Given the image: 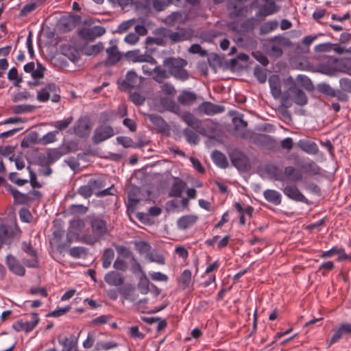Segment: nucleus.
<instances>
[{"mask_svg":"<svg viewBox=\"0 0 351 351\" xmlns=\"http://www.w3.org/2000/svg\"><path fill=\"white\" fill-rule=\"evenodd\" d=\"M308 98L305 93L296 84L290 86L281 97L280 106L289 108L293 104L304 106L307 104Z\"/></svg>","mask_w":351,"mask_h":351,"instance_id":"nucleus-1","label":"nucleus"},{"mask_svg":"<svg viewBox=\"0 0 351 351\" xmlns=\"http://www.w3.org/2000/svg\"><path fill=\"white\" fill-rule=\"evenodd\" d=\"M90 224L93 234L83 235L81 241L86 244L93 245L107 233L108 229L106 221L97 217L93 218Z\"/></svg>","mask_w":351,"mask_h":351,"instance_id":"nucleus-2","label":"nucleus"},{"mask_svg":"<svg viewBox=\"0 0 351 351\" xmlns=\"http://www.w3.org/2000/svg\"><path fill=\"white\" fill-rule=\"evenodd\" d=\"M163 64L169 69V73L175 78L182 81L189 78V73L184 69L186 65V62L184 60L169 58L164 60Z\"/></svg>","mask_w":351,"mask_h":351,"instance_id":"nucleus-3","label":"nucleus"},{"mask_svg":"<svg viewBox=\"0 0 351 351\" xmlns=\"http://www.w3.org/2000/svg\"><path fill=\"white\" fill-rule=\"evenodd\" d=\"M273 176L276 180L281 182L285 180L298 182L303 178L301 171L293 166H287L283 170L276 169L273 173Z\"/></svg>","mask_w":351,"mask_h":351,"instance_id":"nucleus-4","label":"nucleus"},{"mask_svg":"<svg viewBox=\"0 0 351 351\" xmlns=\"http://www.w3.org/2000/svg\"><path fill=\"white\" fill-rule=\"evenodd\" d=\"M58 92V88L56 84H49L38 92L37 98L41 102H45L49 99L53 102H58L60 99Z\"/></svg>","mask_w":351,"mask_h":351,"instance_id":"nucleus-5","label":"nucleus"},{"mask_svg":"<svg viewBox=\"0 0 351 351\" xmlns=\"http://www.w3.org/2000/svg\"><path fill=\"white\" fill-rule=\"evenodd\" d=\"M23 70L26 73L29 74L33 78L34 82H29V86H36L39 84V80L44 76L45 69L38 62L35 64L32 62L23 66Z\"/></svg>","mask_w":351,"mask_h":351,"instance_id":"nucleus-6","label":"nucleus"},{"mask_svg":"<svg viewBox=\"0 0 351 351\" xmlns=\"http://www.w3.org/2000/svg\"><path fill=\"white\" fill-rule=\"evenodd\" d=\"M282 192L285 196L293 201L308 204V199L295 185L288 184L285 186L282 189Z\"/></svg>","mask_w":351,"mask_h":351,"instance_id":"nucleus-7","label":"nucleus"},{"mask_svg":"<svg viewBox=\"0 0 351 351\" xmlns=\"http://www.w3.org/2000/svg\"><path fill=\"white\" fill-rule=\"evenodd\" d=\"M172 2V0H141V9L151 11H162Z\"/></svg>","mask_w":351,"mask_h":351,"instance_id":"nucleus-8","label":"nucleus"},{"mask_svg":"<svg viewBox=\"0 0 351 351\" xmlns=\"http://www.w3.org/2000/svg\"><path fill=\"white\" fill-rule=\"evenodd\" d=\"M114 134V130L111 126L102 125L95 130L93 139L95 143H99L111 138Z\"/></svg>","mask_w":351,"mask_h":351,"instance_id":"nucleus-9","label":"nucleus"},{"mask_svg":"<svg viewBox=\"0 0 351 351\" xmlns=\"http://www.w3.org/2000/svg\"><path fill=\"white\" fill-rule=\"evenodd\" d=\"M23 263L29 267H36L38 266V256L36 251L30 245H25L23 247Z\"/></svg>","mask_w":351,"mask_h":351,"instance_id":"nucleus-10","label":"nucleus"},{"mask_svg":"<svg viewBox=\"0 0 351 351\" xmlns=\"http://www.w3.org/2000/svg\"><path fill=\"white\" fill-rule=\"evenodd\" d=\"M73 132L78 136H85L90 132L89 120L86 117L80 118L73 127Z\"/></svg>","mask_w":351,"mask_h":351,"instance_id":"nucleus-11","label":"nucleus"},{"mask_svg":"<svg viewBox=\"0 0 351 351\" xmlns=\"http://www.w3.org/2000/svg\"><path fill=\"white\" fill-rule=\"evenodd\" d=\"M193 32L190 29H180L178 32H168L165 34L167 38L173 42H181L191 38Z\"/></svg>","mask_w":351,"mask_h":351,"instance_id":"nucleus-12","label":"nucleus"},{"mask_svg":"<svg viewBox=\"0 0 351 351\" xmlns=\"http://www.w3.org/2000/svg\"><path fill=\"white\" fill-rule=\"evenodd\" d=\"M199 112L207 115H213L224 111V108L219 105L214 104L209 101L202 103L197 108Z\"/></svg>","mask_w":351,"mask_h":351,"instance_id":"nucleus-13","label":"nucleus"},{"mask_svg":"<svg viewBox=\"0 0 351 351\" xmlns=\"http://www.w3.org/2000/svg\"><path fill=\"white\" fill-rule=\"evenodd\" d=\"M269 84L270 87L271 93L274 99H281L282 90H281V82L278 75H272L269 78Z\"/></svg>","mask_w":351,"mask_h":351,"instance_id":"nucleus-14","label":"nucleus"},{"mask_svg":"<svg viewBox=\"0 0 351 351\" xmlns=\"http://www.w3.org/2000/svg\"><path fill=\"white\" fill-rule=\"evenodd\" d=\"M139 81L137 74L132 71H128L126 74L125 79L120 84L119 87L122 90H128V89L134 88Z\"/></svg>","mask_w":351,"mask_h":351,"instance_id":"nucleus-15","label":"nucleus"},{"mask_svg":"<svg viewBox=\"0 0 351 351\" xmlns=\"http://www.w3.org/2000/svg\"><path fill=\"white\" fill-rule=\"evenodd\" d=\"M100 182L90 180L87 185H84L78 189V193L85 198H88L94 191L99 187Z\"/></svg>","mask_w":351,"mask_h":351,"instance_id":"nucleus-16","label":"nucleus"},{"mask_svg":"<svg viewBox=\"0 0 351 351\" xmlns=\"http://www.w3.org/2000/svg\"><path fill=\"white\" fill-rule=\"evenodd\" d=\"M198 219L195 215H186L181 217L177 221V226L180 230H186L193 226Z\"/></svg>","mask_w":351,"mask_h":351,"instance_id":"nucleus-17","label":"nucleus"},{"mask_svg":"<svg viewBox=\"0 0 351 351\" xmlns=\"http://www.w3.org/2000/svg\"><path fill=\"white\" fill-rule=\"evenodd\" d=\"M265 4L256 13V17H265L277 12L278 8L273 1L264 0Z\"/></svg>","mask_w":351,"mask_h":351,"instance_id":"nucleus-18","label":"nucleus"},{"mask_svg":"<svg viewBox=\"0 0 351 351\" xmlns=\"http://www.w3.org/2000/svg\"><path fill=\"white\" fill-rule=\"evenodd\" d=\"M106 53L108 55L107 60H106L105 62V64L106 66L114 64L117 62H118L121 58V55L120 52L118 51L117 47L115 45L108 47L106 49Z\"/></svg>","mask_w":351,"mask_h":351,"instance_id":"nucleus-19","label":"nucleus"},{"mask_svg":"<svg viewBox=\"0 0 351 351\" xmlns=\"http://www.w3.org/2000/svg\"><path fill=\"white\" fill-rule=\"evenodd\" d=\"M263 196L268 202L271 203L274 205L278 206L281 204L282 195L276 190L267 189L264 191Z\"/></svg>","mask_w":351,"mask_h":351,"instance_id":"nucleus-20","label":"nucleus"},{"mask_svg":"<svg viewBox=\"0 0 351 351\" xmlns=\"http://www.w3.org/2000/svg\"><path fill=\"white\" fill-rule=\"evenodd\" d=\"M104 280L108 285L114 287L120 286L123 282V278L121 275L114 271L107 273Z\"/></svg>","mask_w":351,"mask_h":351,"instance_id":"nucleus-21","label":"nucleus"},{"mask_svg":"<svg viewBox=\"0 0 351 351\" xmlns=\"http://www.w3.org/2000/svg\"><path fill=\"white\" fill-rule=\"evenodd\" d=\"M298 145L302 151L309 154H315L318 151V147L314 142L301 139L298 141Z\"/></svg>","mask_w":351,"mask_h":351,"instance_id":"nucleus-22","label":"nucleus"},{"mask_svg":"<svg viewBox=\"0 0 351 351\" xmlns=\"http://www.w3.org/2000/svg\"><path fill=\"white\" fill-rule=\"evenodd\" d=\"M196 99L197 96L194 93L184 90L180 94L178 100L181 104L189 106L193 104Z\"/></svg>","mask_w":351,"mask_h":351,"instance_id":"nucleus-23","label":"nucleus"},{"mask_svg":"<svg viewBox=\"0 0 351 351\" xmlns=\"http://www.w3.org/2000/svg\"><path fill=\"white\" fill-rule=\"evenodd\" d=\"M7 265L13 273L22 276V266L20 263L12 255H8L6 258Z\"/></svg>","mask_w":351,"mask_h":351,"instance_id":"nucleus-24","label":"nucleus"},{"mask_svg":"<svg viewBox=\"0 0 351 351\" xmlns=\"http://www.w3.org/2000/svg\"><path fill=\"white\" fill-rule=\"evenodd\" d=\"M125 57L134 62H144L149 59V56L142 54L137 49L128 51Z\"/></svg>","mask_w":351,"mask_h":351,"instance_id":"nucleus-25","label":"nucleus"},{"mask_svg":"<svg viewBox=\"0 0 351 351\" xmlns=\"http://www.w3.org/2000/svg\"><path fill=\"white\" fill-rule=\"evenodd\" d=\"M113 6H120L124 8L129 5H134L136 8L141 9V0H108Z\"/></svg>","mask_w":351,"mask_h":351,"instance_id":"nucleus-26","label":"nucleus"},{"mask_svg":"<svg viewBox=\"0 0 351 351\" xmlns=\"http://www.w3.org/2000/svg\"><path fill=\"white\" fill-rule=\"evenodd\" d=\"M138 289L142 294H147L150 291L151 284L149 280L145 273H143L138 283Z\"/></svg>","mask_w":351,"mask_h":351,"instance_id":"nucleus-27","label":"nucleus"},{"mask_svg":"<svg viewBox=\"0 0 351 351\" xmlns=\"http://www.w3.org/2000/svg\"><path fill=\"white\" fill-rule=\"evenodd\" d=\"M169 75V73L165 69L161 68L160 66H158L157 64H155L152 77L155 81L160 83L165 79L168 78Z\"/></svg>","mask_w":351,"mask_h":351,"instance_id":"nucleus-28","label":"nucleus"},{"mask_svg":"<svg viewBox=\"0 0 351 351\" xmlns=\"http://www.w3.org/2000/svg\"><path fill=\"white\" fill-rule=\"evenodd\" d=\"M186 183L182 180L175 182L169 191V195L171 197H181Z\"/></svg>","mask_w":351,"mask_h":351,"instance_id":"nucleus-29","label":"nucleus"},{"mask_svg":"<svg viewBox=\"0 0 351 351\" xmlns=\"http://www.w3.org/2000/svg\"><path fill=\"white\" fill-rule=\"evenodd\" d=\"M149 121L155 125L156 129L159 130H165L167 128V123L162 119L161 117L157 114H147Z\"/></svg>","mask_w":351,"mask_h":351,"instance_id":"nucleus-30","label":"nucleus"},{"mask_svg":"<svg viewBox=\"0 0 351 351\" xmlns=\"http://www.w3.org/2000/svg\"><path fill=\"white\" fill-rule=\"evenodd\" d=\"M85 223L82 219H77L70 221L69 232L78 234L85 228Z\"/></svg>","mask_w":351,"mask_h":351,"instance_id":"nucleus-31","label":"nucleus"},{"mask_svg":"<svg viewBox=\"0 0 351 351\" xmlns=\"http://www.w3.org/2000/svg\"><path fill=\"white\" fill-rule=\"evenodd\" d=\"M29 316L30 319L23 322V330L26 332L32 330L37 326L40 320L37 313H32Z\"/></svg>","mask_w":351,"mask_h":351,"instance_id":"nucleus-32","label":"nucleus"},{"mask_svg":"<svg viewBox=\"0 0 351 351\" xmlns=\"http://www.w3.org/2000/svg\"><path fill=\"white\" fill-rule=\"evenodd\" d=\"M212 159L217 165L221 168H226L228 166V162L226 156L219 151L213 152Z\"/></svg>","mask_w":351,"mask_h":351,"instance_id":"nucleus-33","label":"nucleus"},{"mask_svg":"<svg viewBox=\"0 0 351 351\" xmlns=\"http://www.w3.org/2000/svg\"><path fill=\"white\" fill-rule=\"evenodd\" d=\"M114 257V252L112 249L107 248L104 250L102 256V266L105 269L110 267Z\"/></svg>","mask_w":351,"mask_h":351,"instance_id":"nucleus-34","label":"nucleus"},{"mask_svg":"<svg viewBox=\"0 0 351 351\" xmlns=\"http://www.w3.org/2000/svg\"><path fill=\"white\" fill-rule=\"evenodd\" d=\"M191 271L189 269H184L180 275L179 282L182 289L188 288L191 283Z\"/></svg>","mask_w":351,"mask_h":351,"instance_id":"nucleus-35","label":"nucleus"},{"mask_svg":"<svg viewBox=\"0 0 351 351\" xmlns=\"http://www.w3.org/2000/svg\"><path fill=\"white\" fill-rule=\"evenodd\" d=\"M146 258L149 262L156 263L158 265H164L165 263L164 256L156 252H149L146 254Z\"/></svg>","mask_w":351,"mask_h":351,"instance_id":"nucleus-36","label":"nucleus"},{"mask_svg":"<svg viewBox=\"0 0 351 351\" xmlns=\"http://www.w3.org/2000/svg\"><path fill=\"white\" fill-rule=\"evenodd\" d=\"M73 117L69 116L64 120H59L51 123V125L56 128L58 130L62 131L69 127V125L73 122Z\"/></svg>","mask_w":351,"mask_h":351,"instance_id":"nucleus-37","label":"nucleus"},{"mask_svg":"<svg viewBox=\"0 0 351 351\" xmlns=\"http://www.w3.org/2000/svg\"><path fill=\"white\" fill-rule=\"evenodd\" d=\"M182 120L189 126L193 128H198L200 125V121L195 119V117L191 112H185L182 115Z\"/></svg>","mask_w":351,"mask_h":351,"instance_id":"nucleus-38","label":"nucleus"},{"mask_svg":"<svg viewBox=\"0 0 351 351\" xmlns=\"http://www.w3.org/2000/svg\"><path fill=\"white\" fill-rule=\"evenodd\" d=\"M146 62L145 64L142 66V70L145 75H151L153 74L154 67L155 64H157L156 61L151 56H149V59L147 61H145Z\"/></svg>","mask_w":351,"mask_h":351,"instance_id":"nucleus-39","label":"nucleus"},{"mask_svg":"<svg viewBox=\"0 0 351 351\" xmlns=\"http://www.w3.org/2000/svg\"><path fill=\"white\" fill-rule=\"evenodd\" d=\"M58 132L51 131L45 134L40 140L39 143L42 145H48L54 143L57 141L56 135Z\"/></svg>","mask_w":351,"mask_h":351,"instance_id":"nucleus-40","label":"nucleus"},{"mask_svg":"<svg viewBox=\"0 0 351 351\" xmlns=\"http://www.w3.org/2000/svg\"><path fill=\"white\" fill-rule=\"evenodd\" d=\"M318 90L330 97H335L336 95V90L332 88L329 84L322 83L318 85Z\"/></svg>","mask_w":351,"mask_h":351,"instance_id":"nucleus-41","label":"nucleus"},{"mask_svg":"<svg viewBox=\"0 0 351 351\" xmlns=\"http://www.w3.org/2000/svg\"><path fill=\"white\" fill-rule=\"evenodd\" d=\"M184 134L186 136L187 141L189 143L196 145L199 142V136L193 131H192L189 129H185L184 130Z\"/></svg>","mask_w":351,"mask_h":351,"instance_id":"nucleus-42","label":"nucleus"},{"mask_svg":"<svg viewBox=\"0 0 351 351\" xmlns=\"http://www.w3.org/2000/svg\"><path fill=\"white\" fill-rule=\"evenodd\" d=\"M103 49L104 47L101 43L93 45L85 49V53L87 56H95L101 52Z\"/></svg>","mask_w":351,"mask_h":351,"instance_id":"nucleus-43","label":"nucleus"},{"mask_svg":"<svg viewBox=\"0 0 351 351\" xmlns=\"http://www.w3.org/2000/svg\"><path fill=\"white\" fill-rule=\"evenodd\" d=\"M64 54L67 56L71 60L75 61L79 58L78 51L73 47H69L63 49Z\"/></svg>","mask_w":351,"mask_h":351,"instance_id":"nucleus-44","label":"nucleus"},{"mask_svg":"<svg viewBox=\"0 0 351 351\" xmlns=\"http://www.w3.org/2000/svg\"><path fill=\"white\" fill-rule=\"evenodd\" d=\"M135 247L136 250L140 253V254H147L150 250V245L148 243L143 241H136L135 242Z\"/></svg>","mask_w":351,"mask_h":351,"instance_id":"nucleus-45","label":"nucleus"},{"mask_svg":"<svg viewBox=\"0 0 351 351\" xmlns=\"http://www.w3.org/2000/svg\"><path fill=\"white\" fill-rule=\"evenodd\" d=\"M305 172L310 175H317L320 173V168L314 162H311L305 165Z\"/></svg>","mask_w":351,"mask_h":351,"instance_id":"nucleus-46","label":"nucleus"},{"mask_svg":"<svg viewBox=\"0 0 351 351\" xmlns=\"http://www.w3.org/2000/svg\"><path fill=\"white\" fill-rule=\"evenodd\" d=\"M232 123L235 130H244L246 128L247 123L243 119L242 116H237L232 119Z\"/></svg>","mask_w":351,"mask_h":351,"instance_id":"nucleus-47","label":"nucleus"},{"mask_svg":"<svg viewBox=\"0 0 351 351\" xmlns=\"http://www.w3.org/2000/svg\"><path fill=\"white\" fill-rule=\"evenodd\" d=\"M118 344L114 341H101L97 343V350H108L117 347Z\"/></svg>","mask_w":351,"mask_h":351,"instance_id":"nucleus-48","label":"nucleus"},{"mask_svg":"<svg viewBox=\"0 0 351 351\" xmlns=\"http://www.w3.org/2000/svg\"><path fill=\"white\" fill-rule=\"evenodd\" d=\"M39 5L38 0H31L23 6V14H29L35 10Z\"/></svg>","mask_w":351,"mask_h":351,"instance_id":"nucleus-49","label":"nucleus"},{"mask_svg":"<svg viewBox=\"0 0 351 351\" xmlns=\"http://www.w3.org/2000/svg\"><path fill=\"white\" fill-rule=\"evenodd\" d=\"M161 90L164 95L169 97H173L176 93L175 88L169 83L164 84L161 87Z\"/></svg>","mask_w":351,"mask_h":351,"instance_id":"nucleus-50","label":"nucleus"},{"mask_svg":"<svg viewBox=\"0 0 351 351\" xmlns=\"http://www.w3.org/2000/svg\"><path fill=\"white\" fill-rule=\"evenodd\" d=\"M62 154L59 149H51L47 153V161L50 163L54 162L55 161L58 160L62 156Z\"/></svg>","mask_w":351,"mask_h":351,"instance_id":"nucleus-51","label":"nucleus"},{"mask_svg":"<svg viewBox=\"0 0 351 351\" xmlns=\"http://www.w3.org/2000/svg\"><path fill=\"white\" fill-rule=\"evenodd\" d=\"M278 23L276 21H271L265 23L261 27V30L263 33H268L277 28Z\"/></svg>","mask_w":351,"mask_h":351,"instance_id":"nucleus-52","label":"nucleus"},{"mask_svg":"<svg viewBox=\"0 0 351 351\" xmlns=\"http://www.w3.org/2000/svg\"><path fill=\"white\" fill-rule=\"evenodd\" d=\"M70 309L71 307L69 306H66L63 308H58L54 311L49 313L47 314V317H58L66 313L68 311H70Z\"/></svg>","mask_w":351,"mask_h":351,"instance_id":"nucleus-53","label":"nucleus"},{"mask_svg":"<svg viewBox=\"0 0 351 351\" xmlns=\"http://www.w3.org/2000/svg\"><path fill=\"white\" fill-rule=\"evenodd\" d=\"M8 190L11 193L14 197V204H22V193L18 190L14 189L11 185L8 186Z\"/></svg>","mask_w":351,"mask_h":351,"instance_id":"nucleus-54","label":"nucleus"},{"mask_svg":"<svg viewBox=\"0 0 351 351\" xmlns=\"http://www.w3.org/2000/svg\"><path fill=\"white\" fill-rule=\"evenodd\" d=\"M69 253L73 258H80L85 253V250L83 247H73L69 249Z\"/></svg>","mask_w":351,"mask_h":351,"instance_id":"nucleus-55","label":"nucleus"},{"mask_svg":"<svg viewBox=\"0 0 351 351\" xmlns=\"http://www.w3.org/2000/svg\"><path fill=\"white\" fill-rule=\"evenodd\" d=\"M339 85L341 90L351 93V80L348 78H341L339 80Z\"/></svg>","mask_w":351,"mask_h":351,"instance_id":"nucleus-56","label":"nucleus"},{"mask_svg":"<svg viewBox=\"0 0 351 351\" xmlns=\"http://www.w3.org/2000/svg\"><path fill=\"white\" fill-rule=\"evenodd\" d=\"M131 101L135 104L138 106H141L144 104L145 101V98L144 96L141 95L138 93H133L130 96Z\"/></svg>","mask_w":351,"mask_h":351,"instance_id":"nucleus-57","label":"nucleus"},{"mask_svg":"<svg viewBox=\"0 0 351 351\" xmlns=\"http://www.w3.org/2000/svg\"><path fill=\"white\" fill-rule=\"evenodd\" d=\"M332 44L330 43H325L315 46L314 49L316 52H328L332 50Z\"/></svg>","mask_w":351,"mask_h":351,"instance_id":"nucleus-58","label":"nucleus"},{"mask_svg":"<svg viewBox=\"0 0 351 351\" xmlns=\"http://www.w3.org/2000/svg\"><path fill=\"white\" fill-rule=\"evenodd\" d=\"M151 278L154 281L159 282H167L169 279L166 274H164L160 271L152 272L149 274Z\"/></svg>","mask_w":351,"mask_h":351,"instance_id":"nucleus-59","label":"nucleus"},{"mask_svg":"<svg viewBox=\"0 0 351 351\" xmlns=\"http://www.w3.org/2000/svg\"><path fill=\"white\" fill-rule=\"evenodd\" d=\"M254 75L261 83H265L267 80L266 71L259 67L254 69Z\"/></svg>","mask_w":351,"mask_h":351,"instance_id":"nucleus-60","label":"nucleus"},{"mask_svg":"<svg viewBox=\"0 0 351 351\" xmlns=\"http://www.w3.org/2000/svg\"><path fill=\"white\" fill-rule=\"evenodd\" d=\"M129 335L132 338L143 339L145 335L139 331L138 326H132L129 330Z\"/></svg>","mask_w":351,"mask_h":351,"instance_id":"nucleus-61","label":"nucleus"},{"mask_svg":"<svg viewBox=\"0 0 351 351\" xmlns=\"http://www.w3.org/2000/svg\"><path fill=\"white\" fill-rule=\"evenodd\" d=\"M87 210V207L82 204H73L70 206V211L73 213L84 214L86 213Z\"/></svg>","mask_w":351,"mask_h":351,"instance_id":"nucleus-62","label":"nucleus"},{"mask_svg":"<svg viewBox=\"0 0 351 351\" xmlns=\"http://www.w3.org/2000/svg\"><path fill=\"white\" fill-rule=\"evenodd\" d=\"M282 54V50L281 46L279 45H273L271 47L270 51H269V55L271 56L277 58L280 57Z\"/></svg>","mask_w":351,"mask_h":351,"instance_id":"nucleus-63","label":"nucleus"},{"mask_svg":"<svg viewBox=\"0 0 351 351\" xmlns=\"http://www.w3.org/2000/svg\"><path fill=\"white\" fill-rule=\"evenodd\" d=\"M114 247L117 250V252L119 255H121L123 257H125V258L130 256V252L126 247H125L123 245H115Z\"/></svg>","mask_w":351,"mask_h":351,"instance_id":"nucleus-64","label":"nucleus"}]
</instances>
